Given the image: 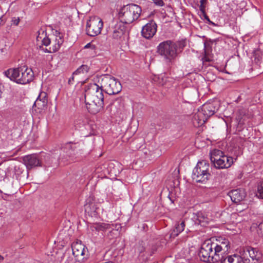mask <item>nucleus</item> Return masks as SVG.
<instances>
[{
    "label": "nucleus",
    "instance_id": "1",
    "mask_svg": "<svg viewBox=\"0 0 263 263\" xmlns=\"http://www.w3.org/2000/svg\"><path fill=\"white\" fill-rule=\"evenodd\" d=\"M185 46L186 42L184 40L177 42L167 40L159 44L157 52L164 58L167 64H170L174 61Z\"/></svg>",
    "mask_w": 263,
    "mask_h": 263
},
{
    "label": "nucleus",
    "instance_id": "2",
    "mask_svg": "<svg viewBox=\"0 0 263 263\" xmlns=\"http://www.w3.org/2000/svg\"><path fill=\"white\" fill-rule=\"evenodd\" d=\"M4 74L10 80L22 85L32 81L34 76L32 69L26 65L20 66L15 68H9L5 71Z\"/></svg>",
    "mask_w": 263,
    "mask_h": 263
},
{
    "label": "nucleus",
    "instance_id": "3",
    "mask_svg": "<svg viewBox=\"0 0 263 263\" xmlns=\"http://www.w3.org/2000/svg\"><path fill=\"white\" fill-rule=\"evenodd\" d=\"M213 244L212 239L205 240L200 247L198 255L204 262L215 263L220 261L221 256H219Z\"/></svg>",
    "mask_w": 263,
    "mask_h": 263
},
{
    "label": "nucleus",
    "instance_id": "4",
    "mask_svg": "<svg viewBox=\"0 0 263 263\" xmlns=\"http://www.w3.org/2000/svg\"><path fill=\"white\" fill-rule=\"evenodd\" d=\"M141 11V7L134 4L124 6L119 13V22H122L124 25L130 24L139 17Z\"/></svg>",
    "mask_w": 263,
    "mask_h": 263
},
{
    "label": "nucleus",
    "instance_id": "5",
    "mask_svg": "<svg viewBox=\"0 0 263 263\" xmlns=\"http://www.w3.org/2000/svg\"><path fill=\"white\" fill-rule=\"evenodd\" d=\"M50 157L48 154H32L24 156L22 160L28 171L36 167L49 166L47 162Z\"/></svg>",
    "mask_w": 263,
    "mask_h": 263
},
{
    "label": "nucleus",
    "instance_id": "6",
    "mask_svg": "<svg viewBox=\"0 0 263 263\" xmlns=\"http://www.w3.org/2000/svg\"><path fill=\"white\" fill-rule=\"evenodd\" d=\"M210 160L214 166L218 169L230 167L233 163V158L228 157L219 149H214L210 152Z\"/></svg>",
    "mask_w": 263,
    "mask_h": 263
},
{
    "label": "nucleus",
    "instance_id": "7",
    "mask_svg": "<svg viewBox=\"0 0 263 263\" xmlns=\"http://www.w3.org/2000/svg\"><path fill=\"white\" fill-rule=\"evenodd\" d=\"M209 169L210 164L207 161H199L193 171V180L196 182L206 183L211 177Z\"/></svg>",
    "mask_w": 263,
    "mask_h": 263
},
{
    "label": "nucleus",
    "instance_id": "8",
    "mask_svg": "<svg viewBox=\"0 0 263 263\" xmlns=\"http://www.w3.org/2000/svg\"><path fill=\"white\" fill-rule=\"evenodd\" d=\"M104 91L109 95L119 93L122 86L119 81L110 75H105L98 81Z\"/></svg>",
    "mask_w": 263,
    "mask_h": 263
},
{
    "label": "nucleus",
    "instance_id": "9",
    "mask_svg": "<svg viewBox=\"0 0 263 263\" xmlns=\"http://www.w3.org/2000/svg\"><path fill=\"white\" fill-rule=\"evenodd\" d=\"M239 254L242 255L245 263H261L262 254L258 248L250 246L240 248Z\"/></svg>",
    "mask_w": 263,
    "mask_h": 263
},
{
    "label": "nucleus",
    "instance_id": "10",
    "mask_svg": "<svg viewBox=\"0 0 263 263\" xmlns=\"http://www.w3.org/2000/svg\"><path fill=\"white\" fill-rule=\"evenodd\" d=\"M103 89L96 83H91L88 85L85 91V100L89 102H104Z\"/></svg>",
    "mask_w": 263,
    "mask_h": 263
},
{
    "label": "nucleus",
    "instance_id": "11",
    "mask_svg": "<svg viewBox=\"0 0 263 263\" xmlns=\"http://www.w3.org/2000/svg\"><path fill=\"white\" fill-rule=\"evenodd\" d=\"M126 26L122 22L113 20L109 24L108 33L114 40H120L123 36Z\"/></svg>",
    "mask_w": 263,
    "mask_h": 263
},
{
    "label": "nucleus",
    "instance_id": "12",
    "mask_svg": "<svg viewBox=\"0 0 263 263\" xmlns=\"http://www.w3.org/2000/svg\"><path fill=\"white\" fill-rule=\"evenodd\" d=\"M103 24L98 17H93L87 22L86 33L91 36H95L101 33Z\"/></svg>",
    "mask_w": 263,
    "mask_h": 263
},
{
    "label": "nucleus",
    "instance_id": "13",
    "mask_svg": "<svg viewBox=\"0 0 263 263\" xmlns=\"http://www.w3.org/2000/svg\"><path fill=\"white\" fill-rule=\"evenodd\" d=\"M62 149L66 154L67 156L69 158L68 160L70 162L77 161L79 154H82L81 149H80V144L78 143L69 142L66 143L62 148Z\"/></svg>",
    "mask_w": 263,
    "mask_h": 263
},
{
    "label": "nucleus",
    "instance_id": "14",
    "mask_svg": "<svg viewBox=\"0 0 263 263\" xmlns=\"http://www.w3.org/2000/svg\"><path fill=\"white\" fill-rule=\"evenodd\" d=\"M213 244L215 245L214 247L216 252H217L219 256H223V254L227 252L230 248V242L226 238L219 237L217 239L213 238Z\"/></svg>",
    "mask_w": 263,
    "mask_h": 263
},
{
    "label": "nucleus",
    "instance_id": "15",
    "mask_svg": "<svg viewBox=\"0 0 263 263\" xmlns=\"http://www.w3.org/2000/svg\"><path fill=\"white\" fill-rule=\"evenodd\" d=\"M157 25L154 21L144 25L142 29L141 34L143 37L146 39H149L153 37L157 31Z\"/></svg>",
    "mask_w": 263,
    "mask_h": 263
},
{
    "label": "nucleus",
    "instance_id": "16",
    "mask_svg": "<svg viewBox=\"0 0 263 263\" xmlns=\"http://www.w3.org/2000/svg\"><path fill=\"white\" fill-rule=\"evenodd\" d=\"M85 212L89 216L96 217L98 214V204L96 203L93 198L89 197L86 200V203L84 205Z\"/></svg>",
    "mask_w": 263,
    "mask_h": 263
},
{
    "label": "nucleus",
    "instance_id": "17",
    "mask_svg": "<svg viewBox=\"0 0 263 263\" xmlns=\"http://www.w3.org/2000/svg\"><path fill=\"white\" fill-rule=\"evenodd\" d=\"M228 195L233 202L238 203L245 198L246 193L243 189H237L231 191Z\"/></svg>",
    "mask_w": 263,
    "mask_h": 263
},
{
    "label": "nucleus",
    "instance_id": "18",
    "mask_svg": "<svg viewBox=\"0 0 263 263\" xmlns=\"http://www.w3.org/2000/svg\"><path fill=\"white\" fill-rule=\"evenodd\" d=\"M85 102L87 110L91 114L96 115L103 109L104 102H89L87 100Z\"/></svg>",
    "mask_w": 263,
    "mask_h": 263
},
{
    "label": "nucleus",
    "instance_id": "19",
    "mask_svg": "<svg viewBox=\"0 0 263 263\" xmlns=\"http://www.w3.org/2000/svg\"><path fill=\"white\" fill-rule=\"evenodd\" d=\"M220 263H245L241 255L222 256Z\"/></svg>",
    "mask_w": 263,
    "mask_h": 263
},
{
    "label": "nucleus",
    "instance_id": "20",
    "mask_svg": "<svg viewBox=\"0 0 263 263\" xmlns=\"http://www.w3.org/2000/svg\"><path fill=\"white\" fill-rule=\"evenodd\" d=\"M208 119V118L199 109L193 117V124L196 127L200 126L204 124Z\"/></svg>",
    "mask_w": 263,
    "mask_h": 263
},
{
    "label": "nucleus",
    "instance_id": "21",
    "mask_svg": "<svg viewBox=\"0 0 263 263\" xmlns=\"http://www.w3.org/2000/svg\"><path fill=\"white\" fill-rule=\"evenodd\" d=\"M47 97L45 92H42L34 103V106L39 109L43 110L47 105Z\"/></svg>",
    "mask_w": 263,
    "mask_h": 263
},
{
    "label": "nucleus",
    "instance_id": "22",
    "mask_svg": "<svg viewBox=\"0 0 263 263\" xmlns=\"http://www.w3.org/2000/svg\"><path fill=\"white\" fill-rule=\"evenodd\" d=\"M185 227V223L184 220L177 222L175 224V228L171 231L170 237L171 238H175L184 230Z\"/></svg>",
    "mask_w": 263,
    "mask_h": 263
},
{
    "label": "nucleus",
    "instance_id": "23",
    "mask_svg": "<svg viewBox=\"0 0 263 263\" xmlns=\"http://www.w3.org/2000/svg\"><path fill=\"white\" fill-rule=\"evenodd\" d=\"M200 109L209 118L214 114L216 108L213 104L209 103L203 104Z\"/></svg>",
    "mask_w": 263,
    "mask_h": 263
},
{
    "label": "nucleus",
    "instance_id": "24",
    "mask_svg": "<svg viewBox=\"0 0 263 263\" xmlns=\"http://www.w3.org/2000/svg\"><path fill=\"white\" fill-rule=\"evenodd\" d=\"M72 254L76 257L83 256L84 254L85 249L84 246L78 243L72 245Z\"/></svg>",
    "mask_w": 263,
    "mask_h": 263
},
{
    "label": "nucleus",
    "instance_id": "25",
    "mask_svg": "<svg viewBox=\"0 0 263 263\" xmlns=\"http://www.w3.org/2000/svg\"><path fill=\"white\" fill-rule=\"evenodd\" d=\"M36 40L38 41H41L46 46L50 45L51 43V39L46 36V33L43 30L39 31V35L36 37Z\"/></svg>",
    "mask_w": 263,
    "mask_h": 263
},
{
    "label": "nucleus",
    "instance_id": "26",
    "mask_svg": "<svg viewBox=\"0 0 263 263\" xmlns=\"http://www.w3.org/2000/svg\"><path fill=\"white\" fill-rule=\"evenodd\" d=\"M110 228V225L105 223H96L90 226L92 231H104Z\"/></svg>",
    "mask_w": 263,
    "mask_h": 263
},
{
    "label": "nucleus",
    "instance_id": "27",
    "mask_svg": "<svg viewBox=\"0 0 263 263\" xmlns=\"http://www.w3.org/2000/svg\"><path fill=\"white\" fill-rule=\"evenodd\" d=\"M196 223H198L202 226L208 222V218L202 213H198L197 214Z\"/></svg>",
    "mask_w": 263,
    "mask_h": 263
},
{
    "label": "nucleus",
    "instance_id": "28",
    "mask_svg": "<svg viewBox=\"0 0 263 263\" xmlns=\"http://www.w3.org/2000/svg\"><path fill=\"white\" fill-rule=\"evenodd\" d=\"M89 67L86 65H82L73 72V74H80L87 73L89 70Z\"/></svg>",
    "mask_w": 263,
    "mask_h": 263
},
{
    "label": "nucleus",
    "instance_id": "29",
    "mask_svg": "<svg viewBox=\"0 0 263 263\" xmlns=\"http://www.w3.org/2000/svg\"><path fill=\"white\" fill-rule=\"evenodd\" d=\"M252 228H256V233L259 237H263V222H260L258 224L253 223Z\"/></svg>",
    "mask_w": 263,
    "mask_h": 263
},
{
    "label": "nucleus",
    "instance_id": "30",
    "mask_svg": "<svg viewBox=\"0 0 263 263\" xmlns=\"http://www.w3.org/2000/svg\"><path fill=\"white\" fill-rule=\"evenodd\" d=\"M257 198L263 199V180L257 186V191L256 193Z\"/></svg>",
    "mask_w": 263,
    "mask_h": 263
},
{
    "label": "nucleus",
    "instance_id": "31",
    "mask_svg": "<svg viewBox=\"0 0 263 263\" xmlns=\"http://www.w3.org/2000/svg\"><path fill=\"white\" fill-rule=\"evenodd\" d=\"M50 45V50L49 51L51 52H55L57 51L61 47V46L59 45V43L57 44V43H55L53 40L52 42L51 41Z\"/></svg>",
    "mask_w": 263,
    "mask_h": 263
},
{
    "label": "nucleus",
    "instance_id": "32",
    "mask_svg": "<svg viewBox=\"0 0 263 263\" xmlns=\"http://www.w3.org/2000/svg\"><path fill=\"white\" fill-rule=\"evenodd\" d=\"M169 78L165 77L164 75L161 76L158 78V83L160 85H164L166 84L167 81H168Z\"/></svg>",
    "mask_w": 263,
    "mask_h": 263
},
{
    "label": "nucleus",
    "instance_id": "33",
    "mask_svg": "<svg viewBox=\"0 0 263 263\" xmlns=\"http://www.w3.org/2000/svg\"><path fill=\"white\" fill-rule=\"evenodd\" d=\"M254 61L256 63H258L261 60V54L260 50L255 51L254 52Z\"/></svg>",
    "mask_w": 263,
    "mask_h": 263
},
{
    "label": "nucleus",
    "instance_id": "34",
    "mask_svg": "<svg viewBox=\"0 0 263 263\" xmlns=\"http://www.w3.org/2000/svg\"><path fill=\"white\" fill-rule=\"evenodd\" d=\"M13 170H14V174L15 175L16 178H17L24 171L22 167L19 165L15 166L13 168Z\"/></svg>",
    "mask_w": 263,
    "mask_h": 263
},
{
    "label": "nucleus",
    "instance_id": "35",
    "mask_svg": "<svg viewBox=\"0 0 263 263\" xmlns=\"http://www.w3.org/2000/svg\"><path fill=\"white\" fill-rule=\"evenodd\" d=\"M207 0H201L200 1V5L199 6V10L201 12H204L205 11V4L206 3Z\"/></svg>",
    "mask_w": 263,
    "mask_h": 263
},
{
    "label": "nucleus",
    "instance_id": "36",
    "mask_svg": "<svg viewBox=\"0 0 263 263\" xmlns=\"http://www.w3.org/2000/svg\"><path fill=\"white\" fill-rule=\"evenodd\" d=\"M53 37L54 38V40L53 41L55 42V43L59 44V45L60 46H61L63 44L64 40H63V39L62 36L59 35L58 36H53Z\"/></svg>",
    "mask_w": 263,
    "mask_h": 263
},
{
    "label": "nucleus",
    "instance_id": "37",
    "mask_svg": "<svg viewBox=\"0 0 263 263\" xmlns=\"http://www.w3.org/2000/svg\"><path fill=\"white\" fill-rule=\"evenodd\" d=\"M201 13L202 15L204 17V19L206 20V21L209 24L215 26H216V25L214 23H213L210 20L209 17H208V16L206 15V14L205 13V11H204V12H201Z\"/></svg>",
    "mask_w": 263,
    "mask_h": 263
},
{
    "label": "nucleus",
    "instance_id": "38",
    "mask_svg": "<svg viewBox=\"0 0 263 263\" xmlns=\"http://www.w3.org/2000/svg\"><path fill=\"white\" fill-rule=\"evenodd\" d=\"M204 54L203 55V57L202 58V60L203 61V62H204V61H206V62H210L211 61V60L210 59V58L209 57V52L208 51H206V50H204Z\"/></svg>",
    "mask_w": 263,
    "mask_h": 263
},
{
    "label": "nucleus",
    "instance_id": "39",
    "mask_svg": "<svg viewBox=\"0 0 263 263\" xmlns=\"http://www.w3.org/2000/svg\"><path fill=\"white\" fill-rule=\"evenodd\" d=\"M77 76V74H73V72L71 77L69 79L68 81V84L69 85H72L73 84L74 81V76Z\"/></svg>",
    "mask_w": 263,
    "mask_h": 263
},
{
    "label": "nucleus",
    "instance_id": "40",
    "mask_svg": "<svg viewBox=\"0 0 263 263\" xmlns=\"http://www.w3.org/2000/svg\"><path fill=\"white\" fill-rule=\"evenodd\" d=\"M20 21L19 17H13L12 19V24L14 25H17Z\"/></svg>",
    "mask_w": 263,
    "mask_h": 263
},
{
    "label": "nucleus",
    "instance_id": "41",
    "mask_svg": "<svg viewBox=\"0 0 263 263\" xmlns=\"http://www.w3.org/2000/svg\"><path fill=\"white\" fill-rule=\"evenodd\" d=\"M156 5L158 6H163L164 3L162 0H156L155 3Z\"/></svg>",
    "mask_w": 263,
    "mask_h": 263
},
{
    "label": "nucleus",
    "instance_id": "42",
    "mask_svg": "<svg viewBox=\"0 0 263 263\" xmlns=\"http://www.w3.org/2000/svg\"><path fill=\"white\" fill-rule=\"evenodd\" d=\"M95 45H92L90 43H88L87 45H86L84 47L85 48H91L92 49L95 48Z\"/></svg>",
    "mask_w": 263,
    "mask_h": 263
},
{
    "label": "nucleus",
    "instance_id": "43",
    "mask_svg": "<svg viewBox=\"0 0 263 263\" xmlns=\"http://www.w3.org/2000/svg\"><path fill=\"white\" fill-rule=\"evenodd\" d=\"M138 251L140 253H141L145 251V248L143 246L139 247L138 248Z\"/></svg>",
    "mask_w": 263,
    "mask_h": 263
},
{
    "label": "nucleus",
    "instance_id": "44",
    "mask_svg": "<svg viewBox=\"0 0 263 263\" xmlns=\"http://www.w3.org/2000/svg\"><path fill=\"white\" fill-rule=\"evenodd\" d=\"M236 119H237L239 124H241L243 123V121H242L241 118H240L239 117H237Z\"/></svg>",
    "mask_w": 263,
    "mask_h": 263
},
{
    "label": "nucleus",
    "instance_id": "45",
    "mask_svg": "<svg viewBox=\"0 0 263 263\" xmlns=\"http://www.w3.org/2000/svg\"><path fill=\"white\" fill-rule=\"evenodd\" d=\"M43 50L45 52H48V53H51V52H50L49 51L50 50V47H49V48H45V49H43Z\"/></svg>",
    "mask_w": 263,
    "mask_h": 263
},
{
    "label": "nucleus",
    "instance_id": "46",
    "mask_svg": "<svg viewBox=\"0 0 263 263\" xmlns=\"http://www.w3.org/2000/svg\"><path fill=\"white\" fill-rule=\"evenodd\" d=\"M72 260V259L70 258H69L68 259H67L66 261L65 262V263H70V261H71Z\"/></svg>",
    "mask_w": 263,
    "mask_h": 263
},
{
    "label": "nucleus",
    "instance_id": "47",
    "mask_svg": "<svg viewBox=\"0 0 263 263\" xmlns=\"http://www.w3.org/2000/svg\"><path fill=\"white\" fill-rule=\"evenodd\" d=\"M4 23H5V22L4 21V20L0 18V26L2 25H4Z\"/></svg>",
    "mask_w": 263,
    "mask_h": 263
},
{
    "label": "nucleus",
    "instance_id": "48",
    "mask_svg": "<svg viewBox=\"0 0 263 263\" xmlns=\"http://www.w3.org/2000/svg\"><path fill=\"white\" fill-rule=\"evenodd\" d=\"M156 251V249L155 248H153V251H152V253H151V255H152L154 253V252Z\"/></svg>",
    "mask_w": 263,
    "mask_h": 263
},
{
    "label": "nucleus",
    "instance_id": "49",
    "mask_svg": "<svg viewBox=\"0 0 263 263\" xmlns=\"http://www.w3.org/2000/svg\"><path fill=\"white\" fill-rule=\"evenodd\" d=\"M4 259L3 257H2L1 255H0V262L2 261Z\"/></svg>",
    "mask_w": 263,
    "mask_h": 263
},
{
    "label": "nucleus",
    "instance_id": "50",
    "mask_svg": "<svg viewBox=\"0 0 263 263\" xmlns=\"http://www.w3.org/2000/svg\"><path fill=\"white\" fill-rule=\"evenodd\" d=\"M170 199L171 200L172 202H173V200L171 198H170Z\"/></svg>",
    "mask_w": 263,
    "mask_h": 263
},
{
    "label": "nucleus",
    "instance_id": "51",
    "mask_svg": "<svg viewBox=\"0 0 263 263\" xmlns=\"http://www.w3.org/2000/svg\"><path fill=\"white\" fill-rule=\"evenodd\" d=\"M154 3L156 0H152Z\"/></svg>",
    "mask_w": 263,
    "mask_h": 263
}]
</instances>
